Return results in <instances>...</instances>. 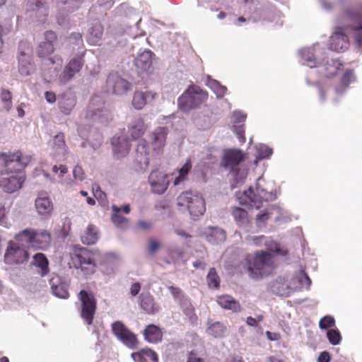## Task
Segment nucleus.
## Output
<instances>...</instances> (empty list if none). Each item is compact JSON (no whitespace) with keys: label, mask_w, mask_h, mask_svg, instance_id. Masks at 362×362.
<instances>
[{"label":"nucleus","mask_w":362,"mask_h":362,"mask_svg":"<svg viewBox=\"0 0 362 362\" xmlns=\"http://www.w3.org/2000/svg\"><path fill=\"white\" fill-rule=\"evenodd\" d=\"M345 24L339 27L330 37V49L336 52L346 50L349 45V38L345 33L355 32V40L362 47V6L347 10L344 14Z\"/></svg>","instance_id":"obj_1"},{"label":"nucleus","mask_w":362,"mask_h":362,"mask_svg":"<svg viewBox=\"0 0 362 362\" xmlns=\"http://www.w3.org/2000/svg\"><path fill=\"white\" fill-rule=\"evenodd\" d=\"M241 265L249 273L251 278L259 279L267 276L276 268L274 255L264 250L247 254L241 262Z\"/></svg>","instance_id":"obj_2"},{"label":"nucleus","mask_w":362,"mask_h":362,"mask_svg":"<svg viewBox=\"0 0 362 362\" xmlns=\"http://www.w3.org/2000/svg\"><path fill=\"white\" fill-rule=\"evenodd\" d=\"M17 242L27 245L37 250H46L52 243V235L46 230H36L28 228L15 235Z\"/></svg>","instance_id":"obj_3"},{"label":"nucleus","mask_w":362,"mask_h":362,"mask_svg":"<svg viewBox=\"0 0 362 362\" xmlns=\"http://www.w3.org/2000/svg\"><path fill=\"white\" fill-rule=\"evenodd\" d=\"M31 160V156H23L20 151L0 154V171L6 174L23 175L22 171Z\"/></svg>","instance_id":"obj_4"},{"label":"nucleus","mask_w":362,"mask_h":362,"mask_svg":"<svg viewBox=\"0 0 362 362\" xmlns=\"http://www.w3.org/2000/svg\"><path fill=\"white\" fill-rule=\"evenodd\" d=\"M177 205L187 209L192 218L194 220L203 216L206 211L204 198L190 191L183 192L177 197Z\"/></svg>","instance_id":"obj_5"},{"label":"nucleus","mask_w":362,"mask_h":362,"mask_svg":"<svg viewBox=\"0 0 362 362\" xmlns=\"http://www.w3.org/2000/svg\"><path fill=\"white\" fill-rule=\"evenodd\" d=\"M71 260L76 269H80L86 276L95 273L96 264L93 253L85 247H74Z\"/></svg>","instance_id":"obj_6"},{"label":"nucleus","mask_w":362,"mask_h":362,"mask_svg":"<svg viewBox=\"0 0 362 362\" xmlns=\"http://www.w3.org/2000/svg\"><path fill=\"white\" fill-rule=\"evenodd\" d=\"M207 98V92L199 86L192 85L178 98V107L182 111L187 112L201 105Z\"/></svg>","instance_id":"obj_7"},{"label":"nucleus","mask_w":362,"mask_h":362,"mask_svg":"<svg viewBox=\"0 0 362 362\" xmlns=\"http://www.w3.org/2000/svg\"><path fill=\"white\" fill-rule=\"evenodd\" d=\"M238 199L240 204L250 205L258 209L262 205L263 202H269L275 199V194L266 191L257 183L255 192L252 187H250Z\"/></svg>","instance_id":"obj_8"},{"label":"nucleus","mask_w":362,"mask_h":362,"mask_svg":"<svg viewBox=\"0 0 362 362\" xmlns=\"http://www.w3.org/2000/svg\"><path fill=\"white\" fill-rule=\"evenodd\" d=\"M81 302V317L88 325H93L97 309V300L90 291L81 290L78 295Z\"/></svg>","instance_id":"obj_9"},{"label":"nucleus","mask_w":362,"mask_h":362,"mask_svg":"<svg viewBox=\"0 0 362 362\" xmlns=\"http://www.w3.org/2000/svg\"><path fill=\"white\" fill-rule=\"evenodd\" d=\"M169 130L166 127H156L149 135L152 156H160L164 152Z\"/></svg>","instance_id":"obj_10"},{"label":"nucleus","mask_w":362,"mask_h":362,"mask_svg":"<svg viewBox=\"0 0 362 362\" xmlns=\"http://www.w3.org/2000/svg\"><path fill=\"white\" fill-rule=\"evenodd\" d=\"M27 250L19 245L18 243L12 240L8 243V247L4 254V261L7 264H20L25 262L28 259Z\"/></svg>","instance_id":"obj_11"},{"label":"nucleus","mask_w":362,"mask_h":362,"mask_svg":"<svg viewBox=\"0 0 362 362\" xmlns=\"http://www.w3.org/2000/svg\"><path fill=\"white\" fill-rule=\"evenodd\" d=\"M18 71L22 76H29L35 71V64L32 62L30 47L24 42L19 44Z\"/></svg>","instance_id":"obj_12"},{"label":"nucleus","mask_w":362,"mask_h":362,"mask_svg":"<svg viewBox=\"0 0 362 362\" xmlns=\"http://www.w3.org/2000/svg\"><path fill=\"white\" fill-rule=\"evenodd\" d=\"M130 83L117 74H110L106 80V91L109 93L122 95L130 89Z\"/></svg>","instance_id":"obj_13"},{"label":"nucleus","mask_w":362,"mask_h":362,"mask_svg":"<svg viewBox=\"0 0 362 362\" xmlns=\"http://www.w3.org/2000/svg\"><path fill=\"white\" fill-rule=\"evenodd\" d=\"M151 191L158 194H163L168 188L170 181L168 174L158 170H153L148 179Z\"/></svg>","instance_id":"obj_14"},{"label":"nucleus","mask_w":362,"mask_h":362,"mask_svg":"<svg viewBox=\"0 0 362 362\" xmlns=\"http://www.w3.org/2000/svg\"><path fill=\"white\" fill-rule=\"evenodd\" d=\"M134 163L137 170H146L150 163V153L145 140L141 141L136 148Z\"/></svg>","instance_id":"obj_15"},{"label":"nucleus","mask_w":362,"mask_h":362,"mask_svg":"<svg viewBox=\"0 0 362 362\" xmlns=\"http://www.w3.org/2000/svg\"><path fill=\"white\" fill-rule=\"evenodd\" d=\"M245 159L244 153L238 149H229L224 152L221 165L225 168L234 171Z\"/></svg>","instance_id":"obj_16"},{"label":"nucleus","mask_w":362,"mask_h":362,"mask_svg":"<svg viewBox=\"0 0 362 362\" xmlns=\"http://www.w3.org/2000/svg\"><path fill=\"white\" fill-rule=\"evenodd\" d=\"M57 40L55 32L48 30L45 33V40L41 42L37 47V57L45 58L52 54L54 51V42Z\"/></svg>","instance_id":"obj_17"},{"label":"nucleus","mask_w":362,"mask_h":362,"mask_svg":"<svg viewBox=\"0 0 362 362\" xmlns=\"http://www.w3.org/2000/svg\"><path fill=\"white\" fill-rule=\"evenodd\" d=\"M153 55L151 51L146 50L139 54L134 59V65L139 74H148L153 71Z\"/></svg>","instance_id":"obj_18"},{"label":"nucleus","mask_w":362,"mask_h":362,"mask_svg":"<svg viewBox=\"0 0 362 362\" xmlns=\"http://www.w3.org/2000/svg\"><path fill=\"white\" fill-rule=\"evenodd\" d=\"M82 60L79 57H74L71 59L65 66L64 71L59 76L61 83L65 84L71 81L76 74L78 73L82 68Z\"/></svg>","instance_id":"obj_19"},{"label":"nucleus","mask_w":362,"mask_h":362,"mask_svg":"<svg viewBox=\"0 0 362 362\" xmlns=\"http://www.w3.org/2000/svg\"><path fill=\"white\" fill-rule=\"evenodd\" d=\"M24 175H12L0 180V187L7 193H13L22 187L25 181Z\"/></svg>","instance_id":"obj_20"},{"label":"nucleus","mask_w":362,"mask_h":362,"mask_svg":"<svg viewBox=\"0 0 362 362\" xmlns=\"http://www.w3.org/2000/svg\"><path fill=\"white\" fill-rule=\"evenodd\" d=\"M49 282L53 295L60 298H69V285L59 275L53 274Z\"/></svg>","instance_id":"obj_21"},{"label":"nucleus","mask_w":362,"mask_h":362,"mask_svg":"<svg viewBox=\"0 0 362 362\" xmlns=\"http://www.w3.org/2000/svg\"><path fill=\"white\" fill-rule=\"evenodd\" d=\"M156 93L151 90H136L132 98V105L136 110H142L148 103H151L156 98Z\"/></svg>","instance_id":"obj_22"},{"label":"nucleus","mask_w":362,"mask_h":362,"mask_svg":"<svg viewBox=\"0 0 362 362\" xmlns=\"http://www.w3.org/2000/svg\"><path fill=\"white\" fill-rule=\"evenodd\" d=\"M112 145L113 154L116 158L125 157L129 153L131 145L124 136L112 138Z\"/></svg>","instance_id":"obj_23"},{"label":"nucleus","mask_w":362,"mask_h":362,"mask_svg":"<svg viewBox=\"0 0 362 362\" xmlns=\"http://www.w3.org/2000/svg\"><path fill=\"white\" fill-rule=\"evenodd\" d=\"M35 208L41 216L49 217L54 210V206L50 199L42 194H40L35 199Z\"/></svg>","instance_id":"obj_24"},{"label":"nucleus","mask_w":362,"mask_h":362,"mask_svg":"<svg viewBox=\"0 0 362 362\" xmlns=\"http://www.w3.org/2000/svg\"><path fill=\"white\" fill-rule=\"evenodd\" d=\"M206 240L213 245L223 243L226 239V232L218 227H209L204 231Z\"/></svg>","instance_id":"obj_25"},{"label":"nucleus","mask_w":362,"mask_h":362,"mask_svg":"<svg viewBox=\"0 0 362 362\" xmlns=\"http://www.w3.org/2000/svg\"><path fill=\"white\" fill-rule=\"evenodd\" d=\"M141 308L147 314L153 315L158 312L159 306L155 303L153 297L149 293H141L139 296Z\"/></svg>","instance_id":"obj_26"},{"label":"nucleus","mask_w":362,"mask_h":362,"mask_svg":"<svg viewBox=\"0 0 362 362\" xmlns=\"http://www.w3.org/2000/svg\"><path fill=\"white\" fill-rule=\"evenodd\" d=\"M132 357L135 362H158L157 354L148 348L133 353Z\"/></svg>","instance_id":"obj_27"},{"label":"nucleus","mask_w":362,"mask_h":362,"mask_svg":"<svg viewBox=\"0 0 362 362\" xmlns=\"http://www.w3.org/2000/svg\"><path fill=\"white\" fill-rule=\"evenodd\" d=\"M146 131V126L143 119L137 118L134 119L128 129V133L133 140L141 137Z\"/></svg>","instance_id":"obj_28"},{"label":"nucleus","mask_w":362,"mask_h":362,"mask_svg":"<svg viewBox=\"0 0 362 362\" xmlns=\"http://www.w3.org/2000/svg\"><path fill=\"white\" fill-rule=\"evenodd\" d=\"M145 339L150 343H158L162 340L163 332L160 328L155 325H148L144 331Z\"/></svg>","instance_id":"obj_29"},{"label":"nucleus","mask_w":362,"mask_h":362,"mask_svg":"<svg viewBox=\"0 0 362 362\" xmlns=\"http://www.w3.org/2000/svg\"><path fill=\"white\" fill-rule=\"evenodd\" d=\"M218 304L224 309L231 310L233 312H240V303L229 295H223L217 298Z\"/></svg>","instance_id":"obj_30"},{"label":"nucleus","mask_w":362,"mask_h":362,"mask_svg":"<svg viewBox=\"0 0 362 362\" xmlns=\"http://www.w3.org/2000/svg\"><path fill=\"white\" fill-rule=\"evenodd\" d=\"M98 239V232L96 227L92 224L88 225L86 230L81 236V241L86 245H93Z\"/></svg>","instance_id":"obj_31"},{"label":"nucleus","mask_w":362,"mask_h":362,"mask_svg":"<svg viewBox=\"0 0 362 362\" xmlns=\"http://www.w3.org/2000/svg\"><path fill=\"white\" fill-rule=\"evenodd\" d=\"M103 35V27L100 23H96L90 28L88 42L90 44L96 45Z\"/></svg>","instance_id":"obj_32"},{"label":"nucleus","mask_w":362,"mask_h":362,"mask_svg":"<svg viewBox=\"0 0 362 362\" xmlns=\"http://www.w3.org/2000/svg\"><path fill=\"white\" fill-rule=\"evenodd\" d=\"M231 214L237 224L241 226L249 223V215L245 209L240 207H233L231 210Z\"/></svg>","instance_id":"obj_33"},{"label":"nucleus","mask_w":362,"mask_h":362,"mask_svg":"<svg viewBox=\"0 0 362 362\" xmlns=\"http://www.w3.org/2000/svg\"><path fill=\"white\" fill-rule=\"evenodd\" d=\"M33 264L40 268L42 276H45L49 272V262L44 254L37 253L33 257Z\"/></svg>","instance_id":"obj_34"},{"label":"nucleus","mask_w":362,"mask_h":362,"mask_svg":"<svg viewBox=\"0 0 362 362\" xmlns=\"http://www.w3.org/2000/svg\"><path fill=\"white\" fill-rule=\"evenodd\" d=\"M113 214L112 215V221L119 228H125L128 225V219L120 215L121 209L116 205L112 206Z\"/></svg>","instance_id":"obj_35"},{"label":"nucleus","mask_w":362,"mask_h":362,"mask_svg":"<svg viewBox=\"0 0 362 362\" xmlns=\"http://www.w3.org/2000/svg\"><path fill=\"white\" fill-rule=\"evenodd\" d=\"M342 64L339 60L332 59L327 61L324 66L325 75L327 77H332L335 76L341 69Z\"/></svg>","instance_id":"obj_36"},{"label":"nucleus","mask_w":362,"mask_h":362,"mask_svg":"<svg viewBox=\"0 0 362 362\" xmlns=\"http://www.w3.org/2000/svg\"><path fill=\"white\" fill-rule=\"evenodd\" d=\"M355 81V76L353 70H347L343 75L340 84L335 88L337 93H341L349 85Z\"/></svg>","instance_id":"obj_37"},{"label":"nucleus","mask_w":362,"mask_h":362,"mask_svg":"<svg viewBox=\"0 0 362 362\" xmlns=\"http://www.w3.org/2000/svg\"><path fill=\"white\" fill-rule=\"evenodd\" d=\"M264 245L267 247V252H271L274 255L286 256L288 255V250L285 248H281L277 243L272 240L265 239Z\"/></svg>","instance_id":"obj_38"},{"label":"nucleus","mask_w":362,"mask_h":362,"mask_svg":"<svg viewBox=\"0 0 362 362\" xmlns=\"http://www.w3.org/2000/svg\"><path fill=\"white\" fill-rule=\"evenodd\" d=\"M226 331V327L219 322L211 324L207 329L209 334L217 338L222 337Z\"/></svg>","instance_id":"obj_39"},{"label":"nucleus","mask_w":362,"mask_h":362,"mask_svg":"<svg viewBox=\"0 0 362 362\" xmlns=\"http://www.w3.org/2000/svg\"><path fill=\"white\" fill-rule=\"evenodd\" d=\"M192 169V163L187 159L184 165L179 170V175L174 180V185H178L187 179V175Z\"/></svg>","instance_id":"obj_40"},{"label":"nucleus","mask_w":362,"mask_h":362,"mask_svg":"<svg viewBox=\"0 0 362 362\" xmlns=\"http://www.w3.org/2000/svg\"><path fill=\"white\" fill-rule=\"evenodd\" d=\"M127 346L134 349L138 344L136 336L130 330H128L122 337L119 339Z\"/></svg>","instance_id":"obj_41"},{"label":"nucleus","mask_w":362,"mask_h":362,"mask_svg":"<svg viewBox=\"0 0 362 362\" xmlns=\"http://www.w3.org/2000/svg\"><path fill=\"white\" fill-rule=\"evenodd\" d=\"M209 288H218L220 286V278L216 273L215 268H211L206 276Z\"/></svg>","instance_id":"obj_42"},{"label":"nucleus","mask_w":362,"mask_h":362,"mask_svg":"<svg viewBox=\"0 0 362 362\" xmlns=\"http://www.w3.org/2000/svg\"><path fill=\"white\" fill-rule=\"evenodd\" d=\"M128 330L127 327L121 321H116L112 324V332L118 339L122 337Z\"/></svg>","instance_id":"obj_43"},{"label":"nucleus","mask_w":362,"mask_h":362,"mask_svg":"<svg viewBox=\"0 0 362 362\" xmlns=\"http://www.w3.org/2000/svg\"><path fill=\"white\" fill-rule=\"evenodd\" d=\"M74 105L75 101L74 98H64L59 101V108L65 115H69Z\"/></svg>","instance_id":"obj_44"},{"label":"nucleus","mask_w":362,"mask_h":362,"mask_svg":"<svg viewBox=\"0 0 362 362\" xmlns=\"http://www.w3.org/2000/svg\"><path fill=\"white\" fill-rule=\"evenodd\" d=\"M327 337L330 344L337 345L341 342V336L338 329H331L328 330Z\"/></svg>","instance_id":"obj_45"},{"label":"nucleus","mask_w":362,"mask_h":362,"mask_svg":"<svg viewBox=\"0 0 362 362\" xmlns=\"http://www.w3.org/2000/svg\"><path fill=\"white\" fill-rule=\"evenodd\" d=\"M335 325L334 318L330 315H326L319 322V327L322 329H327L334 327Z\"/></svg>","instance_id":"obj_46"},{"label":"nucleus","mask_w":362,"mask_h":362,"mask_svg":"<svg viewBox=\"0 0 362 362\" xmlns=\"http://www.w3.org/2000/svg\"><path fill=\"white\" fill-rule=\"evenodd\" d=\"M298 282L301 287L308 289L311 285V279L303 270L300 271L298 276Z\"/></svg>","instance_id":"obj_47"},{"label":"nucleus","mask_w":362,"mask_h":362,"mask_svg":"<svg viewBox=\"0 0 362 362\" xmlns=\"http://www.w3.org/2000/svg\"><path fill=\"white\" fill-rule=\"evenodd\" d=\"M1 99L4 103L5 107L8 110L12 106V95L11 93L6 89H3L1 93Z\"/></svg>","instance_id":"obj_48"},{"label":"nucleus","mask_w":362,"mask_h":362,"mask_svg":"<svg viewBox=\"0 0 362 362\" xmlns=\"http://www.w3.org/2000/svg\"><path fill=\"white\" fill-rule=\"evenodd\" d=\"M245 124H233V131L242 143L245 142Z\"/></svg>","instance_id":"obj_49"},{"label":"nucleus","mask_w":362,"mask_h":362,"mask_svg":"<svg viewBox=\"0 0 362 362\" xmlns=\"http://www.w3.org/2000/svg\"><path fill=\"white\" fill-rule=\"evenodd\" d=\"M269 218V214L267 211H261L256 216V224L258 227H262L266 225L267 221Z\"/></svg>","instance_id":"obj_50"},{"label":"nucleus","mask_w":362,"mask_h":362,"mask_svg":"<svg viewBox=\"0 0 362 362\" xmlns=\"http://www.w3.org/2000/svg\"><path fill=\"white\" fill-rule=\"evenodd\" d=\"M301 54L303 59L308 62V65L310 67L315 66L313 54L309 49H303L301 52Z\"/></svg>","instance_id":"obj_51"},{"label":"nucleus","mask_w":362,"mask_h":362,"mask_svg":"<svg viewBox=\"0 0 362 362\" xmlns=\"http://www.w3.org/2000/svg\"><path fill=\"white\" fill-rule=\"evenodd\" d=\"M183 313L192 322L197 320L194 308L190 303L183 308Z\"/></svg>","instance_id":"obj_52"},{"label":"nucleus","mask_w":362,"mask_h":362,"mask_svg":"<svg viewBox=\"0 0 362 362\" xmlns=\"http://www.w3.org/2000/svg\"><path fill=\"white\" fill-rule=\"evenodd\" d=\"M233 124H245L246 115L239 111H235L233 113Z\"/></svg>","instance_id":"obj_53"},{"label":"nucleus","mask_w":362,"mask_h":362,"mask_svg":"<svg viewBox=\"0 0 362 362\" xmlns=\"http://www.w3.org/2000/svg\"><path fill=\"white\" fill-rule=\"evenodd\" d=\"M168 289L175 299L182 300L185 298L182 291L179 287L170 286H168Z\"/></svg>","instance_id":"obj_54"},{"label":"nucleus","mask_w":362,"mask_h":362,"mask_svg":"<svg viewBox=\"0 0 362 362\" xmlns=\"http://www.w3.org/2000/svg\"><path fill=\"white\" fill-rule=\"evenodd\" d=\"M160 247V244L158 240L153 238L148 240L147 248L149 253L153 254L159 250Z\"/></svg>","instance_id":"obj_55"},{"label":"nucleus","mask_w":362,"mask_h":362,"mask_svg":"<svg viewBox=\"0 0 362 362\" xmlns=\"http://www.w3.org/2000/svg\"><path fill=\"white\" fill-rule=\"evenodd\" d=\"M74 177L80 181H82L85 178V173L81 166L76 165L73 170Z\"/></svg>","instance_id":"obj_56"},{"label":"nucleus","mask_w":362,"mask_h":362,"mask_svg":"<svg viewBox=\"0 0 362 362\" xmlns=\"http://www.w3.org/2000/svg\"><path fill=\"white\" fill-rule=\"evenodd\" d=\"M82 0H58L59 2L64 5L71 4L68 6L69 11H73L74 8H78V3Z\"/></svg>","instance_id":"obj_57"},{"label":"nucleus","mask_w":362,"mask_h":362,"mask_svg":"<svg viewBox=\"0 0 362 362\" xmlns=\"http://www.w3.org/2000/svg\"><path fill=\"white\" fill-rule=\"evenodd\" d=\"M103 112V109H97L95 110L92 107H90L86 113L87 117H91V118H100V112Z\"/></svg>","instance_id":"obj_58"},{"label":"nucleus","mask_w":362,"mask_h":362,"mask_svg":"<svg viewBox=\"0 0 362 362\" xmlns=\"http://www.w3.org/2000/svg\"><path fill=\"white\" fill-rule=\"evenodd\" d=\"M69 38L76 45L83 43L82 35L80 33H72Z\"/></svg>","instance_id":"obj_59"},{"label":"nucleus","mask_w":362,"mask_h":362,"mask_svg":"<svg viewBox=\"0 0 362 362\" xmlns=\"http://www.w3.org/2000/svg\"><path fill=\"white\" fill-rule=\"evenodd\" d=\"M272 154V149L267 147L264 146L260 148L259 156L262 158H266L269 157Z\"/></svg>","instance_id":"obj_60"},{"label":"nucleus","mask_w":362,"mask_h":362,"mask_svg":"<svg viewBox=\"0 0 362 362\" xmlns=\"http://www.w3.org/2000/svg\"><path fill=\"white\" fill-rule=\"evenodd\" d=\"M331 360V356L329 352L322 351L320 354L317 362H329Z\"/></svg>","instance_id":"obj_61"},{"label":"nucleus","mask_w":362,"mask_h":362,"mask_svg":"<svg viewBox=\"0 0 362 362\" xmlns=\"http://www.w3.org/2000/svg\"><path fill=\"white\" fill-rule=\"evenodd\" d=\"M141 290V284L138 282L134 283L130 288V293L132 296H136L139 294Z\"/></svg>","instance_id":"obj_62"},{"label":"nucleus","mask_w":362,"mask_h":362,"mask_svg":"<svg viewBox=\"0 0 362 362\" xmlns=\"http://www.w3.org/2000/svg\"><path fill=\"white\" fill-rule=\"evenodd\" d=\"M137 226L139 228L146 230L152 228V223L145 221H140L138 222Z\"/></svg>","instance_id":"obj_63"},{"label":"nucleus","mask_w":362,"mask_h":362,"mask_svg":"<svg viewBox=\"0 0 362 362\" xmlns=\"http://www.w3.org/2000/svg\"><path fill=\"white\" fill-rule=\"evenodd\" d=\"M187 362H204V361L202 358L197 357L196 354L191 352L189 354Z\"/></svg>","instance_id":"obj_64"}]
</instances>
